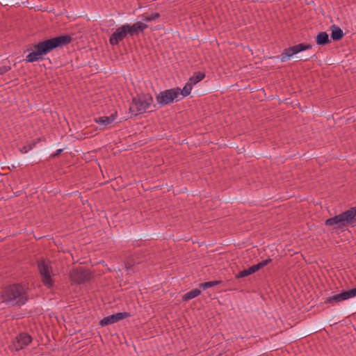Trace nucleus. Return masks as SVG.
<instances>
[{"label": "nucleus", "instance_id": "nucleus-20", "mask_svg": "<svg viewBox=\"0 0 356 356\" xmlns=\"http://www.w3.org/2000/svg\"><path fill=\"white\" fill-rule=\"evenodd\" d=\"M131 26L137 35H138L139 33H144L145 30L148 27L147 24L140 21L135 22Z\"/></svg>", "mask_w": 356, "mask_h": 356}, {"label": "nucleus", "instance_id": "nucleus-15", "mask_svg": "<svg viewBox=\"0 0 356 356\" xmlns=\"http://www.w3.org/2000/svg\"><path fill=\"white\" fill-rule=\"evenodd\" d=\"M330 29V37L333 41H339L343 38L344 33L342 29L338 26L334 24L331 26Z\"/></svg>", "mask_w": 356, "mask_h": 356}, {"label": "nucleus", "instance_id": "nucleus-11", "mask_svg": "<svg viewBox=\"0 0 356 356\" xmlns=\"http://www.w3.org/2000/svg\"><path fill=\"white\" fill-rule=\"evenodd\" d=\"M340 214L347 227L356 226V207H350Z\"/></svg>", "mask_w": 356, "mask_h": 356}, {"label": "nucleus", "instance_id": "nucleus-16", "mask_svg": "<svg viewBox=\"0 0 356 356\" xmlns=\"http://www.w3.org/2000/svg\"><path fill=\"white\" fill-rule=\"evenodd\" d=\"M316 42L319 46H325L331 42L329 35L325 31L319 32L316 37Z\"/></svg>", "mask_w": 356, "mask_h": 356}, {"label": "nucleus", "instance_id": "nucleus-10", "mask_svg": "<svg viewBox=\"0 0 356 356\" xmlns=\"http://www.w3.org/2000/svg\"><path fill=\"white\" fill-rule=\"evenodd\" d=\"M131 316V314L129 312H118L103 318L99 321V325L101 327H105Z\"/></svg>", "mask_w": 356, "mask_h": 356}, {"label": "nucleus", "instance_id": "nucleus-26", "mask_svg": "<svg viewBox=\"0 0 356 356\" xmlns=\"http://www.w3.org/2000/svg\"><path fill=\"white\" fill-rule=\"evenodd\" d=\"M250 275L248 269H244L235 275V279L238 280Z\"/></svg>", "mask_w": 356, "mask_h": 356}, {"label": "nucleus", "instance_id": "nucleus-14", "mask_svg": "<svg viewBox=\"0 0 356 356\" xmlns=\"http://www.w3.org/2000/svg\"><path fill=\"white\" fill-rule=\"evenodd\" d=\"M118 113L115 111V113H112L110 116H102L95 118V122L98 123L100 126H102V127H101L100 129L104 130L106 127V126L111 124L116 119Z\"/></svg>", "mask_w": 356, "mask_h": 356}, {"label": "nucleus", "instance_id": "nucleus-9", "mask_svg": "<svg viewBox=\"0 0 356 356\" xmlns=\"http://www.w3.org/2000/svg\"><path fill=\"white\" fill-rule=\"evenodd\" d=\"M356 296V287L349 290H343L341 293L327 298L324 303L334 305L339 302L354 298Z\"/></svg>", "mask_w": 356, "mask_h": 356}, {"label": "nucleus", "instance_id": "nucleus-3", "mask_svg": "<svg viewBox=\"0 0 356 356\" xmlns=\"http://www.w3.org/2000/svg\"><path fill=\"white\" fill-rule=\"evenodd\" d=\"M37 266L42 284L49 289H52L55 285V280L52 277L51 262L46 261L44 259L41 258L37 261Z\"/></svg>", "mask_w": 356, "mask_h": 356}, {"label": "nucleus", "instance_id": "nucleus-31", "mask_svg": "<svg viewBox=\"0 0 356 356\" xmlns=\"http://www.w3.org/2000/svg\"><path fill=\"white\" fill-rule=\"evenodd\" d=\"M45 140H46V138L44 136H42V137L37 138L35 140H33V142L35 143V145H36L38 143H40L42 141H45Z\"/></svg>", "mask_w": 356, "mask_h": 356}, {"label": "nucleus", "instance_id": "nucleus-1", "mask_svg": "<svg viewBox=\"0 0 356 356\" xmlns=\"http://www.w3.org/2000/svg\"><path fill=\"white\" fill-rule=\"evenodd\" d=\"M72 41V38L69 34L60 35L40 41L33 45L32 51L26 56L24 60L26 63L42 60H44V56L56 48L67 46L71 43Z\"/></svg>", "mask_w": 356, "mask_h": 356}, {"label": "nucleus", "instance_id": "nucleus-29", "mask_svg": "<svg viewBox=\"0 0 356 356\" xmlns=\"http://www.w3.org/2000/svg\"><path fill=\"white\" fill-rule=\"evenodd\" d=\"M63 152V149H57L56 151V152L51 154L49 156V159H55V158L58 157Z\"/></svg>", "mask_w": 356, "mask_h": 356}, {"label": "nucleus", "instance_id": "nucleus-25", "mask_svg": "<svg viewBox=\"0 0 356 356\" xmlns=\"http://www.w3.org/2000/svg\"><path fill=\"white\" fill-rule=\"evenodd\" d=\"M143 97V99H145L146 101V102L148 103V108L152 105V104L153 103V97L152 95L150 94V93H143V92H141Z\"/></svg>", "mask_w": 356, "mask_h": 356}, {"label": "nucleus", "instance_id": "nucleus-24", "mask_svg": "<svg viewBox=\"0 0 356 356\" xmlns=\"http://www.w3.org/2000/svg\"><path fill=\"white\" fill-rule=\"evenodd\" d=\"M123 26H124V28L125 29V31H126L127 35H129L131 37L137 35L136 33H135L134 29L131 27V24H123Z\"/></svg>", "mask_w": 356, "mask_h": 356}, {"label": "nucleus", "instance_id": "nucleus-32", "mask_svg": "<svg viewBox=\"0 0 356 356\" xmlns=\"http://www.w3.org/2000/svg\"><path fill=\"white\" fill-rule=\"evenodd\" d=\"M309 60V58H305L302 60H303V61H307V60Z\"/></svg>", "mask_w": 356, "mask_h": 356}, {"label": "nucleus", "instance_id": "nucleus-21", "mask_svg": "<svg viewBox=\"0 0 356 356\" xmlns=\"http://www.w3.org/2000/svg\"><path fill=\"white\" fill-rule=\"evenodd\" d=\"M222 283V280L209 281L199 284V288L202 290H206L209 288L219 285Z\"/></svg>", "mask_w": 356, "mask_h": 356}, {"label": "nucleus", "instance_id": "nucleus-12", "mask_svg": "<svg viewBox=\"0 0 356 356\" xmlns=\"http://www.w3.org/2000/svg\"><path fill=\"white\" fill-rule=\"evenodd\" d=\"M127 37L124 26L116 29L109 38V43L111 46L118 45L119 43Z\"/></svg>", "mask_w": 356, "mask_h": 356}, {"label": "nucleus", "instance_id": "nucleus-19", "mask_svg": "<svg viewBox=\"0 0 356 356\" xmlns=\"http://www.w3.org/2000/svg\"><path fill=\"white\" fill-rule=\"evenodd\" d=\"M201 294V290L200 289H194L187 293H186L183 296H182V300L184 302H186V301H188L194 298H196L198 296H200Z\"/></svg>", "mask_w": 356, "mask_h": 356}, {"label": "nucleus", "instance_id": "nucleus-23", "mask_svg": "<svg viewBox=\"0 0 356 356\" xmlns=\"http://www.w3.org/2000/svg\"><path fill=\"white\" fill-rule=\"evenodd\" d=\"M35 147V143H33L32 141L31 143H29L28 145L22 147L19 149V151L21 153L25 154V153H27L29 151L31 150L32 149H33Z\"/></svg>", "mask_w": 356, "mask_h": 356}, {"label": "nucleus", "instance_id": "nucleus-2", "mask_svg": "<svg viewBox=\"0 0 356 356\" xmlns=\"http://www.w3.org/2000/svg\"><path fill=\"white\" fill-rule=\"evenodd\" d=\"M29 287L23 283H14L2 288L0 298L3 302L21 307L29 300Z\"/></svg>", "mask_w": 356, "mask_h": 356}, {"label": "nucleus", "instance_id": "nucleus-6", "mask_svg": "<svg viewBox=\"0 0 356 356\" xmlns=\"http://www.w3.org/2000/svg\"><path fill=\"white\" fill-rule=\"evenodd\" d=\"M312 48V45L311 44L299 43L296 45L284 49L279 57L281 62L284 63L289 60V58L293 55H296L301 51L311 49Z\"/></svg>", "mask_w": 356, "mask_h": 356}, {"label": "nucleus", "instance_id": "nucleus-8", "mask_svg": "<svg viewBox=\"0 0 356 356\" xmlns=\"http://www.w3.org/2000/svg\"><path fill=\"white\" fill-rule=\"evenodd\" d=\"M143 99L141 93H138L134 97L131 99V104L135 106V109L131 106L129 109V113H134L135 116L145 113L149 108L148 103Z\"/></svg>", "mask_w": 356, "mask_h": 356}, {"label": "nucleus", "instance_id": "nucleus-5", "mask_svg": "<svg viewBox=\"0 0 356 356\" xmlns=\"http://www.w3.org/2000/svg\"><path fill=\"white\" fill-rule=\"evenodd\" d=\"M155 97L157 104L161 107L172 104L175 101L180 100V99H178L177 92L175 90V88L161 91L155 95Z\"/></svg>", "mask_w": 356, "mask_h": 356}, {"label": "nucleus", "instance_id": "nucleus-30", "mask_svg": "<svg viewBox=\"0 0 356 356\" xmlns=\"http://www.w3.org/2000/svg\"><path fill=\"white\" fill-rule=\"evenodd\" d=\"M248 270H249V273L250 275L257 272L258 270H259V268L257 267V265L255 264V265H253L252 266H250V268H248Z\"/></svg>", "mask_w": 356, "mask_h": 356}, {"label": "nucleus", "instance_id": "nucleus-13", "mask_svg": "<svg viewBox=\"0 0 356 356\" xmlns=\"http://www.w3.org/2000/svg\"><path fill=\"white\" fill-rule=\"evenodd\" d=\"M325 225L328 227H334L333 229H343L347 227L341 216V214L336 215L334 217L327 218L325 221Z\"/></svg>", "mask_w": 356, "mask_h": 356}, {"label": "nucleus", "instance_id": "nucleus-17", "mask_svg": "<svg viewBox=\"0 0 356 356\" xmlns=\"http://www.w3.org/2000/svg\"><path fill=\"white\" fill-rule=\"evenodd\" d=\"M193 85L191 84L188 81L185 84L184 88L181 89L179 87L175 88V90L177 92V95H181L183 97L188 96L192 90Z\"/></svg>", "mask_w": 356, "mask_h": 356}, {"label": "nucleus", "instance_id": "nucleus-22", "mask_svg": "<svg viewBox=\"0 0 356 356\" xmlns=\"http://www.w3.org/2000/svg\"><path fill=\"white\" fill-rule=\"evenodd\" d=\"M160 14L159 13H152L151 15L147 16V17H145L143 19V21L144 22V23H147V22H152V21H154L157 19H159L160 17Z\"/></svg>", "mask_w": 356, "mask_h": 356}, {"label": "nucleus", "instance_id": "nucleus-18", "mask_svg": "<svg viewBox=\"0 0 356 356\" xmlns=\"http://www.w3.org/2000/svg\"><path fill=\"white\" fill-rule=\"evenodd\" d=\"M205 73L203 72H195L188 79V82L193 85L199 83L205 78Z\"/></svg>", "mask_w": 356, "mask_h": 356}, {"label": "nucleus", "instance_id": "nucleus-28", "mask_svg": "<svg viewBox=\"0 0 356 356\" xmlns=\"http://www.w3.org/2000/svg\"><path fill=\"white\" fill-rule=\"evenodd\" d=\"M11 70V67L10 65H3L0 67V75H3L7 72Z\"/></svg>", "mask_w": 356, "mask_h": 356}, {"label": "nucleus", "instance_id": "nucleus-7", "mask_svg": "<svg viewBox=\"0 0 356 356\" xmlns=\"http://www.w3.org/2000/svg\"><path fill=\"white\" fill-rule=\"evenodd\" d=\"M33 341V338L26 332L19 333L12 343L9 346V348L12 351L18 352L29 346Z\"/></svg>", "mask_w": 356, "mask_h": 356}, {"label": "nucleus", "instance_id": "nucleus-27", "mask_svg": "<svg viewBox=\"0 0 356 356\" xmlns=\"http://www.w3.org/2000/svg\"><path fill=\"white\" fill-rule=\"evenodd\" d=\"M272 261L273 260L270 258H268V259L263 260V261L259 262L258 264H257V267L260 270V269L263 268L264 267H265L266 266H267L268 264H270L272 262Z\"/></svg>", "mask_w": 356, "mask_h": 356}, {"label": "nucleus", "instance_id": "nucleus-4", "mask_svg": "<svg viewBox=\"0 0 356 356\" xmlns=\"http://www.w3.org/2000/svg\"><path fill=\"white\" fill-rule=\"evenodd\" d=\"M70 280L76 284H82L90 282L92 277V272L86 267L73 268L69 273Z\"/></svg>", "mask_w": 356, "mask_h": 356}]
</instances>
